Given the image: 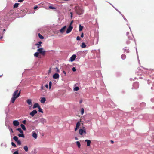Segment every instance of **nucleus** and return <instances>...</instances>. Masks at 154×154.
Listing matches in <instances>:
<instances>
[{"label": "nucleus", "instance_id": "nucleus-52", "mask_svg": "<svg viewBox=\"0 0 154 154\" xmlns=\"http://www.w3.org/2000/svg\"><path fill=\"white\" fill-rule=\"evenodd\" d=\"M82 129L83 130H86V129H85V128L84 127H83L82 128Z\"/></svg>", "mask_w": 154, "mask_h": 154}, {"label": "nucleus", "instance_id": "nucleus-16", "mask_svg": "<svg viewBox=\"0 0 154 154\" xmlns=\"http://www.w3.org/2000/svg\"><path fill=\"white\" fill-rule=\"evenodd\" d=\"M46 101V99L45 97H42L40 100L41 103H44Z\"/></svg>", "mask_w": 154, "mask_h": 154}, {"label": "nucleus", "instance_id": "nucleus-58", "mask_svg": "<svg viewBox=\"0 0 154 154\" xmlns=\"http://www.w3.org/2000/svg\"><path fill=\"white\" fill-rule=\"evenodd\" d=\"M72 15H71V18H72Z\"/></svg>", "mask_w": 154, "mask_h": 154}, {"label": "nucleus", "instance_id": "nucleus-14", "mask_svg": "<svg viewBox=\"0 0 154 154\" xmlns=\"http://www.w3.org/2000/svg\"><path fill=\"white\" fill-rule=\"evenodd\" d=\"M42 43L41 41H39L38 43L36 44L35 45L37 46V48H39L41 46V44Z\"/></svg>", "mask_w": 154, "mask_h": 154}, {"label": "nucleus", "instance_id": "nucleus-10", "mask_svg": "<svg viewBox=\"0 0 154 154\" xmlns=\"http://www.w3.org/2000/svg\"><path fill=\"white\" fill-rule=\"evenodd\" d=\"M66 27V26H65L60 30L61 33H63L65 32Z\"/></svg>", "mask_w": 154, "mask_h": 154}, {"label": "nucleus", "instance_id": "nucleus-27", "mask_svg": "<svg viewBox=\"0 0 154 154\" xmlns=\"http://www.w3.org/2000/svg\"><path fill=\"white\" fill-rule=\"evenodd\" d=\"M82 48H83L86 47V45L84 43H83L81 45Z\"/></svg>", "mask_w": 154, "mask_h": 154}, {"label": "nucleus", "instance_id": "nucleus-50", "mask_svg": "<svg viewBox=\"0 0 154 154\" xmlns=\"http://www.w3.org/2000/svg\"><path fill=\"white\" fill-rule=\"evenodd\" d=\"M56 69H57V72H59V70L58 69V68L57 67H56Z\"/></svg>", "mask_w": 154, "mask_h": 154}, {"label": "nucleus", "instance_id": "nucleus-30", "mask_svg": "<svg viewBox=\"0 0 154 154\" xmlns=\"http://www.w3.org/2000/svg\"><path fill=\"white\" fill-rule=\"evenodd\" d=\"M18 136L19 137H24V135L23 134H18Z\"/></svg>", "mask_w": 154, "mask_h": 154}, {"label": "nucleus", "instance_id": "nucleus-44", "mask_svg": "<svg viewBox=\"0 0 154 154\" xmlns=\"http://www.w3.org/2000/svg\"><path fill=\"white\" fill-rule=\"evenodd\" d=\"M45 87L47 88H48V84H46L45 85Z\"/></svg>", "mask_w": 154, "mask_h": 154}, {"label": "nucleus", "instance_id": "nucleus-43", "mask_svg": "<svg viewBox=\"0 0 154 154\" xmlns=\"http://www.w3.org/2000/svg\"><path fill=\"white\" fill-rule=\"evenodd\" d=\"M44 86H43V85H42V86H41V90H43L44 89Z\"/></svg>", "mask_w": 154, "mask_h": 154}, {"label": "nucleus", "instance_id": "nucleus-11", "mask_svg": "<svg viewBox=\"0 0 154 154\" xmlns=\"http://www.w3.org/2000/svg\"><path fill=\"white\" fill-rule=\"evenodd\" d=\"M76 56L75 55H73L70 57V61L72 62L75 59Z\"/></svg>", "mask_w": 154, "mask_h": 154}, {"label": "nucleus", "instance_id": "nucleus-55", "mask_svg": "<svg viewBox=\"0 0 154 154\" xmlns=\"http://www.w3.org/2000/svg\"><path fill=\"white\" fill-rule=\"evenodd\" d=\"M75 139L76 140H78V138L77 137H75Z\"/></svg>", "mask_w": 154, "mask_h": 154}, {"label": "nucleus", "instance_id": "nucleus-37", "mask_svg": "<svg viewBox=\"0 0 154 154\" xmlns=\"http://www.w3.org/2000/svg\"><path fill=\"white\" fill-rule=\"evenodd\" d=\"M17 143L18 145H21V142L20 141L18 140L17 141Z\"/></svg>", "mask_w": 154, "mask_h": 154}, {"label": "nucleus", "instance_id": "nucleus-23", "mask_svg": "<svg viewBox=\"0 0 154 154\" xmlns=\"http://www.w3.org/2000/svg\"><path fill=\"white\" fill-rule=\"evenodd\" d=\"M79 31H81L83 29V26H82L80 24L79 25Z\"/></svg>", "mask_w": 154, "mask_h": 154}, {"label": "nucleus", "instance_id": "nucleus-40", "mask_svg": "<svg viewBox=\"0 0 154 154\" xmlns=\"http://www.w3.org/2000/svg\"><path fill=\"white\" fill-rule=\"evenodd\" d=\"M26 120H24L23 122H22V123L26 125Z\"/></svg>", "mask_w": 154, "mask_h": 154}, {"label": "nucleus", "instance_id": "nucleus-28", "mask_svg": "<svg viewBox=\"0 0 154 154\" xmlns=\"http://www.w3.org/2000/svg\"><path fill=\"white\" fill-rule=\"evenodd\" d=\"M18 5L19 4L18 3H15L14 5V8H17L18 6Z\"/></svg>", "mask_w": 154, "mask_h": 154}, {"label": "nucleus", "instance_id": "nucleus-34", "mask_svg": "<svg viewBox=\"0 0 154 154\" xmlns=\"http://www.w3.org/2000/svg\"><path fill=\"white\" fill-rule=\"evenodd\" d=\"M51 85H52V82L51 81H50L49 82V88L50 89L51 88Z\"/></svg>", "mask_w": 154, "mask_h": 154}, {"label": "nucleus", "instance_id": "nucleus-19", "mask_svg": "<svg viewBox=\"0 0 154 154\" xmlns=\"http://www.w3.org/2000/svg\"><path fill=\"white\" fill-rule=\"evenodd\" d=\"M17 130L21 134H23V132L21 129V128H19L17 129Z\"/></svg>", "mask_w": 154, "mask_h": 154}, {"label": "nucleus", "instance_id": "nucleus-9", "mask_svg": "<svg viewBox=\"0 0 154 154\" xmlns=\"http://www.w3.org/2000/svg\"><path fill=\"white\" fill-rule=\"evenodd\" d=\"M80 125V122H78L76 123V127L75 129V131H76L78 129Z\"/></svg>", "mask_w": 154, "mask_h": 154}, {"label": "nucleus", "instance_id": "nucleus-8", "mask_svg": "<svg viewBox=\"0 0 154 154\" xmlns=\"http://www.w3.org/2000/svg\"><path fill=\"white\" fill-rule=\"evenodd\" d=\"M53 77L54 79H57L59 78V74L57 73H55L53 76Z\"/></svg>", "mask_w": 154, "mask_h": 154}, {"label": "nucleus", "instance_id": "nucleus-15", "mask_svg": "<svg viewBox=\"0 0 154 154\" xmlns=\"http://www.w3.org/2000/svg\"><path fill=\"white\" fill-rule=\"evenodd\" d=\"M32 136L35 139H36L37 137V134L34 131L32 132Z\"/></svg>", "mask_w": 154, "mask_h": 154}, {"label": "nucleus", "instance_id": "nucleus-47", "mask_svg": "<svg viewBox=\"0 0 154 154\" xmlns=\"http://www.w3.org/2000/svg\"><path fill=\"white\" fill-rule=\"evenodd\" d=\"M10 131H11V133H13V130L11 128H10Z\"/></svg>", "mask_w": 154, "mask_h": 154}, {"label": "nucleus", "instance_id": "nucleus-17", "mask_svg": "<svg viewBox=\"0 0 154 154\" xmlns=\"http://www.w3.org/2000/svg\"><path fill=\"white\" fill-rule=\"evenodd\" d=\"M40 106L39 105L38 103H35L33 106V108L35 109L36 108H38Z\"/></svg>", "mask_w": 154, "mask_h": 154}, {"label": "nucleus", "instance_id": "nucleus-42", "mask_svg": "<svg viewBox=\"0 0 154 154\" xmlns=\"http://www.w3.org/2000/svg\"><path fill=\"white\" fill-rule=\"evenodd\" d=\"M13 154H19L18 152V151L17 150Z\"/></svg>", "mask_w": 154, "mask_h": 154}, {"label": "nucleus", "instance_id": "nucleus-2", "mask_svg": "<svg viewBox=\"0 0 154 154\" xmlns=\"http://www.w3.org/2000/svg\"><path fill=\"white\" fill-rule=\"evenodd\" d=\"M75 10L77 13L78 15H81L83 12V10L81 8L76 6L75 7Z\"/></svg>", "mask_w": 154, "mask_h": 154}, {"label": "nucleus", "instance_id": "nucleus-21", "mask_svg": "<svg viewBox=\"0 0 154 154\" xmlns=\"http://www.w3.org/2000/svg\"><path fill=\"white\" fill-rule=\"evenodd\" d=\"M27 103L29 105H31V100L30 99H28L27 100Z\"/></svg>", "mask_w": 154, "mask_h": 154}, {"label": "nucleus", "instance_id": "nucleus-4", "mask_svg": "<svg viewBox=\"0 0 154 154\" xmlns=\"http://www.w3.org/2000/svg\"><path fill=\"white\" fill-rule=\"evenodd\" d=\"M73 29L72 26H71L70 25H69V27L67 28V30L66 31V33H70L71 31Z\"/></svg>", "mask_w": 154, "mask_h": 154}, {"label": "nucleus", "instance_id": "nucleus-54", "mask_svg": "<svg viewBox=\"0 0 154 154\" xmlns=\"http://www.w3.org/2000/svg\"><path fill=\"white\" fill-rule=\"evenodd\" d=\"M72 23H73V21H72L70 23V25L71 26V25L72 24Z\"/></svg>", "mask_w": 154, "mask_h": 154}, {"label": "nucleus", "instance_id": "nucleus-13", "mask_svg": "<svg viewBox=\"0 0 154 154\" xmlns=\"http://www.w3.org/2000/svg\"><path fill=\"white\" fill-rule=\"evenodd\" d=\"M85 141L87 142V146H90L91 141L89 140H85Z\"/></svg>", "mask_w": 154, "mask_h": 154}, {"label": "nucleus", "instance_id": "nucleus-39", "mask_svg": "<svg viewBox=\"0 0 154 154\" xmlns=\"http://www.w3.org/2000/svg\"><path fill=\"white\" fill-rule=\"evenodd\" d=\"M72 70L73 71V72H75L76 71V68L74 67H73L72 68Z\"/></svg>", "mask_w": 154, "mask_h": 154}, {"label": "nucleus", "instance_id": "nucleus-26", "mask_svg": "<svg viewBox=\"0 0 154 154\" xmlns=\"http://www.w3.org/2000/svg\"><path fill=\"white\" fill-rule=\"evenodd\" d=\"M76 144L77 145L79 148H80L81 146V144L80 142L79 141H77L76 142Z\"/></svg>", "mask_w": 154, "mask_h": 154}, {"label": "nucleus", "instance_id": "nucleus-45", "mask_svg": "<svg viewBox=\"0 0 154 154\" xmlns=\"http://www.w3.org/2000/svg\"><path fill=\"white\" fill-rule=\"evenodd\" d=\"M38 8V6H35L34 7V9L35 10V9H37Z\"/></svg>", "mask_w": 154, "mask_h": 154}, {"label": "nucleus", "instance_id": "nucleus-18", "mask_svg": "<svg viewBox=\"0 0 154 154\" xmlns=\"http://www.w3.org/2000/svg\"><path fill=\"white\" fill-rule=\"evenodd\" d=\"M20 126L21 127V128H22V129L23 130L25 131L26 130V128L25 127V126H24V125L23 124H21L20 125Z\"/></svg>", "mask_w": 154, "mask_h": 154}, {"label": "nucleus", "instance_id": "nucleus-24", "mask_svg": "<svg viewBox=\"0 0 154 154\" xmlns=\"http://www.w3.org/2000/svg\"><path fill=\"white\" fill-rule=\"evenodd\" d=\"M13 139L16 142L18 140V138L17 136H15L14 137Z\"/></svg>", "mask_w": 154, "mask_h": 154}, {"label": "nucleus", "instance_id": "nucleus-12", "mask_svg": "<svg viewBox=\"0 0 154 154\" xmlns=\"http://www.w3.org/2000/svg\"><path fill=\"white\" fill-rule=\"evenodd\" d=\"M40 122L42 124H44L46 122V121L45 119L41 118L40 119Z\"/></svg>", "mask_w": 154, "mask_h": 154}, {"label": "nucleus", "instance_id": "nucleus-20", "mask_svg": "<svg viewBox=\"0 0 154 154\" xmlns=\"http://www.w3.org/2000/svg\"><path fill=\"white\" fill-rule=\"evenodd\" d=\"M123 50L125 52L128 53H129V50L127 48H124Z\"/></svg>", "mask_w": 154, "mask_h": 154}, {"label": "nucleus", "instance_id": "nucleus-5", "mask_svg": "<svg viewBox=\"0 0 154 154\" xmlns=\"http://www.w3.org/2000/svg\"><path fill=\"white\" fill-rule=\"evenodd\" d=\"M79 133L81 135H82L83 133L84 134H86V130H83L82 128L80 129L79 130Z\"/></svg>", "mask_w": 154, "mask_h": 154}, {"label": "nucleus", "instance_id": "nucleus-1", "mask_svg": "<svg viewBox=\"0 0 154 154\" xmlns=\"http://www.w3.org/2000/svg\"><path fill=\"white\" fill-rule=\"evenodd\" d=\"M21 94V90L19 91L16 89L13 94V97L11 98V102L12 103H14L16 99L17 98L20 96Z\"/></svg>", "mask_w": 154, "mask_h": 154}, {"label": "nucleus", "instance_id": "nucleus-51", "mask_svg": "<svg viewBox=\"0 0 154 154\" xmlns=\"http://www.w3.org/2000/svg\"><path fill=\"white\" fill-rule=\"evenodd\" d=\"M63 73L65 74V75H66V73L64 71H63Z\"/></svg>", "mask_w": 154, "mask_h": 154}, {"label": "nucleus", "instance_id": "nucleus-36", "mask_svg": "<svg viewBox=\"0 0 154 154\" xmlns=\"http://www.w3.org/2000/svg\"><path fill=\"white\" fill-rule=\"evenodd\" d=\"M84 109L83 108H82L81 110V113L82 115L84 113Z\"/></svg>", "mask_w": 154, "mask_h": 154}, {"label": "nucleus", "instance_id": "nucleus-41", "mask_svg": "<svg viewBox=\"0 0 154 154\" xmlns=\"http://www.w3.org/2000/svg\"><path fill=\"white\" fill-rule=\"evenodd\" d=\"M76 39H77V40H80V37L79 36H78L77 37Z\"/></svg>", "mask_w": 154, "mask_h": 154}, {"label": "nucleus", "instance_id": "nucleus-33", "mask_svg": "<svg viewBox=\"0 0 154 154\" xmlns=\"http://www.w3.org/2000/svg\"><path fill=\"white\" fill-rule=\"evenodd\" d=\"M79 88L78 87H75L74 89V90L75 91H77L78 90H79Z\"/></svg>", "mask_w": 154, "mask_h": 154}, {"label": "nucleus", "instance_id": "nucleus-49", "mask_svg": "<svg viewBox=\"0 0 154 154\" xmlns=\"http://www.w3.org/2000/svg\"><path fill=\"white\" fill-rule=\"evenodd\" d=\"M24 0H18V2H22Z\"/></svg>", "mask_w": 154, "mask_h": 154}, {"label": "nucleus", "instance_id": "nucleus-59", "mask_svg": "<svg viewBox=\"0 0 154 154\" xmlns=\"http://www.w3.org/2000/svg\"><path fill=\"white\" fill-rule=\"evenodd\" d=\"M5 29H3V31H5Z\"/></svg>", "mask_w": 154, "mask_h": 154}, {"label": "nucleus", "instance_id": "nucleus-6", "mask_svg": "<svg viewBox=\"0 0 154 154\" xmlns=\"http://www.w3.org/2000/svg\"><path fill=\"white\" fill-rule=\"evenodd\" d=\"M13 124L15 126H18L19 125V123L17 120H14L13 121Z\"/></svg>", "mask_w": 154, "mask_h": 154}, {"label": "nucleus", "instance_id": "nucleus-38", "mask_svg": "<svg viewBox=\"0 0 154 154\" xmlns=\"http://www.w3.org/2000/svg\"><path fill=\"white\" fill-rule=\"evenodd\" d=\"M49 8L50 9H55V8L53 7H52V6H49Z\"/></svg>", "mask_w": 154, "mask_h": 154}, {"label": "nucleus", "instance_id": "nucleus-3", "mask_svg": "<svg viewBox=\"0 0 154 154\" xmlns=\"http://www.w3.org/2000/svg\"><path fill=\"white\" fill-rule=\"evenodd\" d=\"M37 51L39 52V53L41 54L42 55H44L45 54L46 51L44 50V49L42 48H39L38 49Z\"/></svg>", "mask_w": 154, "mask_h": 154}, {"label": "nucleus", "instance_id": "nucleus-32", "mask_svg": "<svg viewBox=\"0 0 154 154\" xmlns=\"http://www.w3.org/2000/svg\"><path fill=\"white\" fill-rule=\"evenodd\" d=\"M38 54H39V53L38 52H36L34 54V56L35 57H38Z\"/></svg>", "mask_w": 154, "mask_h": 154}, {"label": "nucleus", "instance_id": "nucleus-29", "mask_svg": "<svg viewBox=\"0 0 154 154\" xmlns=\"http://www.w3.org/2000/svg\"><path fill=\"white\" fill-rule=\"evenodd\" d=\"M38 111L39 112H40L41 113H43V111H42V109L41 108L40 106H39L38 108Z\"/></svg>", "mask_w": 154, "mask_h": 154}, {"label": "nucleus", "instance_id": "nucleus-25", "mask_svg": "<svg viewBox=\"0 0 154 154\" xmlns=\"http://www.w3.org/2000/svg\"><path fill=\"white\" fill-rule=\"evenodd\" d=\"M24 149L26 152H27L28 150V147L27 146H25L24 147Z\"/></svg>", "mask_w": 154, "mask_h": 154}, {"label": "nucleus", "instance_id": "nucleus-57", "mask_svg": "<svg viewBox=\"0 0 154 154\" xmlns=\"http://www.w3.org/2000/svg\"><path fill=\"white\" fill-rule=\"evenodd\" d=\"M71 15H72V12L70 13Z\"/></svg>", "mask_w": 154, "mask_h": 154}, {"label": "nucleus", "instance_id": "nucleus-22", "mask_svg": "<svg viewBox=\"0 0 154 154\" xmlns=\"http://www.w3.org/2000/svg\"><path fill=\"white\" fill-rule=\"evenodd\" d=\"M126 56L125 54H122L121 56V58L123 60H124L126 58Z\"/></svg>", "mask_w": 154, "mask_h": 154}, {"label": "nucleus", "instance_id": "nucleus-31", "mask_svg": "<svg viewBox=\"0 0 154 154\" xmlns=\"http://www.w3.org/2000/svg\"><path fill=\"white\" fill-rule=\"evenodd\" d=\"M38 36L41 39H43L44 38V37L40 33H39L38 34Z\"/></svg>", "mask_w": 154, "mask_h": 154}, {"label": "nucleus", "instance_id": "nucleus-7", "mask_svg": "<svg viewBox=\"0 0 154 154\" xmlns=\"http://www.w3.org/2000/svg\"><path fill=\"white\" fill-rule=\"evenodd\" d=\"M37 113V111L36 110H34L33 111L30 113V115L32 116L33 117Z\"/></svg>", "mask_w": 154, "mask_h": 154}, {"label": "nucleus", "instance_id": "nucleus-46", "mask_svg": "<svg viewBox=\"0 0 154 154\" xmlns=\"http://www.w3.org/2000/svg\"><path fill=\"white\" fill-rule=\"evenodd\" d=\"M84 35L83 33H82L81 35V38H83V37Z\"/></svg>", "mask_w": 154, "mask_h": 154}, {"label": "nucleus", "instance_id": "nucleus-56", "mask_svg": "<svg viewBox=\"0 0 154 154\" xmlns=\"http://www.w3.org/2000/svg\"><path fill=\"white\" fill-rule=\"evenodd\" d=\"M63 0L64 1H69L70 0Z\"/></svg>", "mask_w": 154, "mask_h": 154}, {"label": "nucleus", "instance_id": "nucleus-53", "mask_svg": "<svg viewBox=\"0 0 154 154\" xmlns=\"http://www.w3.org/2000/svg\"><path fill=\"white\" fill-rule=\"evenodd\" d=\"M111 142L112 143H114V141L113 140H111Z\"/></svg>", "mask_w": 154, "mask_h": 154}, {"label": "nucleus", "instance_id": "nucleus-35", "mask_svg": "<svg viewBox=\"0 0 154 154\" xmlns=\"http://www.w3.org/2000/svg\"><path fill=\"white\" fill-rule=\"evenodd\" d=\"M11 145L12 146H14V147H16V144L13 142H11Z\"/></svg>", "mask_w": 154, "mask_h": 154}, {"label": "nucleus", "instance_id": "nucleus-48", "mask_svg": "<svg viewBox=\"0 0 154 154\" xmlns=\"http://www.w3.org/2000/svg\"><path fill=\"white\" fill-rule=\"evenodd\" d=\"M51 68H50L49 69V70H48V73H51Z\"/></svg>", "mask_w": 154, "mask_h": 154}]
</instances>
